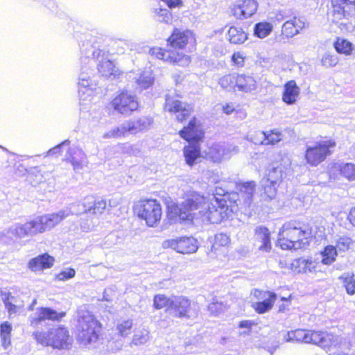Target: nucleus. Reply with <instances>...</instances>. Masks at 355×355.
<instances>
[{"mask_svg":"<svg viewBox=\"0 0 355 355\" xmlns=\"http://www.w3.org/2000/svg\"><path fill=\"white\" fill-rule=\"evenodd\" d=\"M216 193L211 197H205L196 191H188L183 200L174 207L175 214L182 220H201L202 222L218 223L227 216L228 207L223 198L227 191L216 187Z\"/></svg>","mask_w":355,"mask_h":355,"instance_id":"nucleus-1","label":"nucleus"},{"mask_svg":"<svg viewBox=\"0 0 355 355\" xmlns=\"http://www.w3.org/2000/svg\"><path fill=\"white\" fill-rule=\"evenodd\" d=\"M64 312L58 313L53 309L40 307L29 316L31 326L36 330L33 336L37 343L53 349H68L71 344V338L67 328L62 326H54L48 329L47 331H40L43 327L49 324V321L59 320L64 316Z\"/></svg>","mask_w":355,"mask_h":355,"instance_id":"nucleus-2","label":"nucleus"},{"mask_svg":"<svg viewBox=\"0 0 355 355\" xmlns=\"http://www.w3.org/2000/svg\"><path fill=\"white\" fill-rule=\"evenodd\" d=\"M72 213L71 210L66 209L57 213L37 216L24 224L16 223L3 234L1 240L6 243L11 244L15 242V239H21L27 236H34L51 230Z\"/></svg>","mask_w":355,"mask_h":355,"instance_id":"nucleus-3","label":"nucleus"},{"mask_svg":"<svg viewBox=\"0 0 355 355\" xmlns=\"http://www.w3.org/2000/svg\"><path fill=\"white\" fill-rule=\"evenodd\" d=\"M80 53L84 62L88 61L92 67L96 64L102 76L115 78L119 76V69L109 59V52L101 48L95 37H91L89 40L83 42Z\"/></svg>","mask_w":355,"mask_h":355,"instance_id":"nucleus-4","label":"nucleus"},{"mask_svg":"<svg viewBox=\"0 0 355 355\" xmlns=\"http://www.w3.org/2000/svg\"><path fill=\"white\" fill-rule=\"evenodd\" d=\"M311 235L309 225L300 220L285 223L279 232L277 243L283 250H298L309 245Z\"/></svg>","mask_w":355,"mask_h":355,"instance_id":"nucleus-5","label":"nucleus"},{"mask_svg":"<svg viewBox=\"0 0 355 355\" xmlns=\"http://www.w3.org/2000/svg\"><path fill=\"white\" fill-rule=\"evenodd\" d=\"M203 134L195 117L190 120L187 126L180 131L181 137L189 142L184 147L183 154L186 164L190 166L196 164L202 157L198 141L202 138Z\"/></svg>","mask_w":355,"mask_h":355,"instance_id":"nucleus-6","label":"nucleus"},{"mask_svg":"<svg viewBox=\"0 0 355 355\" xmlns=\"http://www.w3.org/2000/svg\"><path fill=\"white\" fill-rule=\"evenodd\" d=\"M332 21L343 33L355 28V0H331Z\"/></svg>","mask_w":355,"mask_h":355,"instance_id":"nucleus-7","label":"nucleus"},{"mask_svg":"<svg viewBox=\"0 0 355 355\" xmlns=\"http://www.w3.org/2000/svg\"><path fill=\"white\" fill-rule=\"evenodd\" d=\"M70 143L71 141L69 139L63 141L62 143L49 149L46 152L45 157H58L61 154L62 148L67 147L68 149L65 154L64 160L69 162L73 171L77 173L87 167L89 162L84 150L79 146H69Z\"/></svg>","mask_w":355,"mask_h":355,"instance_id":"nucleus-8","label":"nucleus"},{"mask_svg":"<svg viewBox=\"0 0 355 355\" xmlns=\"http://www.w3.org/2000/svg\"><path fill=\"white\" fill-rule=\"evenodd\" d=\"M77 328L78 340L81 344L86 346L98 340L101 326L90 313L86 311L80 314Z\"/></svg>","mask_w":355,"mask_h":355,"instance_id":"nucleus-9","label":"nucleus"},{"mask_svg":"<svg viewBox=\"0 0 355 355\" xmlns=\"http://www.w3.org/2000/svg\"><path fill=\"white\" fill-rule=\"evenodd\" d=\"M97 80L89 63L83 62V55L80 58V73L78 78V92L81 101L92 96L97 89Z\"/></svg>","mask_w":355,"mask_h":355,"instance_id":"nucleus-10","label":"nucleus"},{"mask_svg":"<svg viewBox=\"0 0 355 355\" xmlns=\"http://www.w3.org/2000/svg\"><path fill=\"white\" fill-rule=\"evenodd\" d=\"M139 218L146 221L149 227L156 226L162 216L160 203L154 199H144L138 201L134 208Z\"/></svg>","mask_w":355,"mask_h":355,"instance_id":"nucleus-11","label":"nucleus"},{"mask_svg":"<svg viewBox=\"0 0 355 355\" xmlns=\"http://www.w3.org/2000/svg\"><path fill=\"white\" fill-rule=\"evenodd\" d=\"M336 146L333 140H322L306 146L305 159L306 162L313 166H316L322 162L326 157L331 155V148Z\"/></svg>","mask_w":355,"mask_h":355,"instance_id":"nucleus-12","label":"nucleus"},{"mask_svg":"<svg viewBox=\"0 0 355 355\" xmlns=\"http://www.w3.org/2000/svg\"><path fill=\"white\" fill-rule=\"evenodd\" d=\"M168 314L179 318H191L197 315L191 301L184 296H172Z\"/></svg>","mask_w":355,"mask_h":355,"instance_id":"nucleus-13","label":"nucleus"},{"mask_svg":"<svg viewBox=\"0 0 355 355\" xmlns=\"http://www.w3.org/2000/svg\"><path fill=\"white\" fill-rule=\"evenodd\" d=\"M111 106L118 113L128 116L137 110L139 102L135 95L126 91L118 94L112 101Z\"/></svg>","mask_w":355,"mask_h":355,"instance_id":"nucleus-14","label":"nucleus"},{"mask_svg":"<svg viewBox=\"0 0 355 355\" xmlns=\"http://www.w3.org/2000/svg\"><path fill=\"white\" fill-rule=\"evenodd\" d=\"M162 247L171 248L181 254H193L198 249V242L193 237L182 236L164 241Z\"/></svg>","mask_w":355,"mask_h":355,"instance_id":"nucleus-15","label":"nucleus"},{"mask_svg":"<svg viewBox=\"0 0 355 355\" xmlns=\"http://www.w3.org/2000/svg\"><path fill=\"white\" fill-rule=\"evenodd\" d=\"M149 53L155 58L170 63L177 64L182 67L188 66L191 62L190 57L182 53L165 50L159 47H153Z\"/></svg>","mask_w":355,"mask_h":355,"instance_id":"nucleus-16","label":"nucleus"},{"mask_svg":"<svg viewBox=\"0 0 355 355\" xmlns=\"http://www.w3.org/2000/svg\"><path fill=\"white\" fill-rule=\"evenodd\" d=\"M238 150V148L232 144H214L209 148L205 157L214 162L220 163L224 160L229 159Z\"/></svg>","mask_w":355,"mask_h":355,"instance_id":"nucleus-17","label":"nucleus"},{"mask_svg":"<svg viewBox=\"0 0 355 355\" xmlns=\"http://www.w3.org/2000/svg\"><path fill=\"white\" fill-rule=\"evenodd\" d=\"M165 110L175 113L177 119L182 121L190 115L192 112V107L185 102L167 95L166 96Z\"/></svg>","mask_w":355,"mask_h":355,"instance_id":"nucleus-18","label":"nucleus"},{"mask_svg":"<svg viewBox=\"0 0 355 355\" xmlns=\"http://www.w3.org/2000/svg\"><path fill=\"white\" fill-rule=\"evenodd\" d=\"M257 7L254 0H239L233 5L232 13L237 19H247L256 12Z\"/></svg>","mask_w":355,"mask_h":355,"instance_id":"nucleus-19","label":"nucleus"},{"mask_svg":"<svg viewBox=\"0 0 355 355\" xmlns=\"http://www.w3.org/2000/svg\"><path fill=\"white\" fill-rule=\"evenodd\" d=\"M193 39V33L189 30L182 31L175 28L167 42L174 49H183L189 41Z\"/></svg>","mask_w":355,"mask_h":355,"instance_id":"nucleus-20","label":"nucleus"},{"mask_svg":"<svg viewBox=\"0 0 355 355\" xmlns=\"http://www.w3.org/2000/svg\"><path fill=\"white\" fill-rule=\"evenodd\" d=\"M306 20L304 17H294L290 20L286 21L282 27V33L287 38L293 37L300 33L305 27Z\"/></svg>","mask_w":355,"mask_h":355,"instance_id":"nucleus-21","label":"nucleus"},{"mask_svg":"<svg viewBox=\"0 0 355 355\" xmlns=\"http://www.w3.org/2000/svg\"><path fill=\"white\" fill-rule=\"evenodd\" d=\"M309 338L308 343H313L322 348L336 345L335 336L327 332L309 331Z\"/></svg>","mask_w":355,"mask_h":355,"instance_id":"nucleus-22","label":"nucleus"},{"mask_svg":"<svg viewBox=\"0 0 355 355\" xmlns=\"http://www.w3.org/2000/svg\"><path fill=\"white\" fill-rule=\"evenodd\" d=\"M54 259L48 254H43L31 259L28 264V268L33 271H41L53 266Z\"/></svg>","mask_w":355,"mask_h":355,"instance_id":"nucleus-23","label":"nucleus"},{"mask_svg":"<svg viewBox=\"0 0 355 355\" xmlns=\"http://www.w3.org/2000/svg\"><path fill=\"white\" fill-rule=\"evenodd\" d=\"M153 123V119L148 116H142L137 119L125 121L129 134H136L147 130Z\"/></svg>","mask_w":355,"mask_h":355,"instance_id":"nucleus-24","label":"nucleus"},{"mask_svg":"<svg viewBox=\"0 0 355 355\" xmlns=\"http://www.w3.org/2000/svg\"><path fill=\"white\" fill-rule=\"evenodd\" d=\"M236 78V89L238 91L251 93L257 89V81L253 76L237 73Z\"/></svg>","mask_w":355,"mask_h":355,"instance_id":"nucleus-25","label":"nucleus"},{"mask_svg":"<svg viewBox=\"0 0 355 355\" xmlns=\"http://www.w3.org/2000/svg\"><path fill=\"white\" fill-rule=\"evenodd\" d=\"M300 89L297 85L295 80H290L284 85V89L282 95L283 101L288 105L294 104L298 98Z\"/></svg>","mask_w":355,"mask_h":355,"instance_id":"nucleus-26","label":"nucleus"},{"mask_svg":"<svg viewBox=\"0 0 355 355\" xmlns=\"http://www.w3.org/2000/svg\"><path fill=\"white\" fill-rule=\"evenodd\" d=\"M255 239L261 244L259 250L268 252L271 249L270 233L268 228L263 226L257 227L255 230Z\"/></svg>","mask_w":355,"mask_h":355,"instance_id":"nucleus-27","label":"nucleus"},{"mask_svg":"<svg viewBox=\"0 0 355 355\" xmlns=\"http://www.w3.org/2000/svg\"><path fill=\"white\" fill-rule=\"evenodd\" d=\"M255 186L254 182H245L241 185L239 198L245 206L249 207L252 203Z\"/></svg>","mask_w":355,"mask_h":355,"instance_id":"nucleus-28","label":"nucleus"},{"mask_svg":"<svg viewBox=\"0 0 355 355\" xmlns=\"http://www.w3.org/2000/svg\"><path fill=\"white\" fill-rule=\"evenodd\" d=\"M319 254L321 258V263L325 266H330L336 261L338 252L334 245H328L320 251Z\"/></svg>","mask_w":355,"mask_h":355,"instance_id":"nucleus-29","label":"nucleus"},{"mask_svg":"<svg viewBox=\"0 0 355 355\" xmlns=\"http://www.w3.org/2000/svg\"><path fill=\"white\" fill-rule=\"evenodd\" d=\"M1 293L5 306L10 315L16 313L21 308L22 304L21 303H18L10 292L1 291Z\"/></svg>","mask_w":355,"mask_h":355,"instance_id":"nucleus-30","label":"nucleus"},{"mask_svg":"<svg viewBox=\"0 0 355 355\" xmlns=\"http://www.w3.org/2000/svg\"><path fill=\"white\" fill-rule=\"evenodd\" d=\"M49 176V173L40 166L32 167L28 171V179L34 185L44 182Z\"/></svg>","mask_w":355,"mask_h":355,"instance_id":"nucleus-31","label":"nucleus"},{"mask_svg":"<svg viewBox=\"0 0 355 355\" xmlns=\"http://www.w3.org/2000/svg\"><path fill=\"white\" fill-rule=\"evenodd\" d=\"M236 77L237 73H236L226 74L218 79V83L221 88L227 92H235L236 88Z\"/></svg>","mask_w":355,"mask_h":355,"instance_id":"nucleus-32","label":"nucleus"},{"mask_svg":"<svg viewBox=\"0 0 355 355\" xmlns=\"http://www.w3.org/2000/svg\"><path fill=\"white\" fill-rule=\"evenodd\" d=\"M228 40L233 44H242L247 40V34L241 28L232 26L227 33Z\"/></svg>","mask_w":355,"mask_h":355,"instance_id":"nucleus-33","label":"nucleus"},{"mask_svg":"<svg viewBox=\"0 0 355 355\" xmlns=\"http://www.w3.org/2000/svg\"><path fill=\"white\" fill-rule=\"evenodd\" d=\"M132 326V319H121L116 322L115 330L121 337L125 338L130 334Z\"/></svg>","mask_w":355,"mask_h":355,"instance_id":"nucleus-34","label":"nucleus"},{"mask_svg":"<svg viewBox=\"0 0 355 355\" xmlns=\"http://www.w3.org/2000/svg\"><path fill=\"white\" fill-rule=\"evenodd\" d=\"M273 30V26L271 23L267 21H261L257 23L254 26V34L259 38L263 39L268 36Z\"/></svg>","mask_w":355,"mask_h":355,"instance_id":"nucleus-35","label":"nucleus"},{"mask_svg":"<svg viewBox=\"0 0 355 355\" xmlns=\"http://www.w3.org/2000/svg\"><path fill=\"white\" fill-rule=\"evenodd\" d=\"M334 47L339 53L349 55L354 50V44L346 39L338 37L334 42Z\"/></svg>","mask_w":355,"mask_h":355,"instance_id":"nucleus-36","label":"nucleus"},{"mask_svg":"<svg viewBox=\"0 0 355 355\" xmlns=\"http://www.w3.org/2000/svg\"><path fill=\"white\" fill-rule=\"evenodd\" d=\"M129 134L128 128L124 121L120 125L112 128V130L105 132L103 135V139H111V138H121L125 137Z\"/></svg>","mask_w":355,"mask_h":355,"instance_id":"nucleus-37","label":"nucleus"},{"mask_svg":"<svg viewBox=\"0 0 355 355\" xmlns=\"http://www.w3.org/2000/svg\"><path fill=\"white\" fill-rule=\"evenodd\" d=\"M261 184L263 190V193H261L263 200H270L273 199L277 194V188L279 184L266 182L264 178L262 179Z\"/></svg>","mask_w":355,"mask_h":355,"instance_id":"nucleus-38","label":"nucleus"},{"mask_svg":"<svg viewBox=\"0 0 355 355\" xmlns=\"http://www.w3.org/2000/svg\"><path fill=\"white\" fill-rule=\"evenodd\" d=\"M283 169L282 166H272L270 169L268 170V173L265 179V182H270V184H279V182L283 177Z\"/></svg>","mask_w":355,"mask_h":355,"instance_id":"nucleus-39","label":"nucleus"},{"mask_svg":"<svg viewBox=\"0 0 355 355\" xmlns=\"http://www.w3.org/2000/svg\"><path fill=\"white\" fill-rule=\"evenodd\" d=\"M149 340V331L146 329H138L134 331L131 345L139 346L144 345Z\"/></svg>","mask_w":355,"mask_h":355,"instance_id":"nucleus-40","label":"nucleus"},{"mask_svg":"<svg viewBox=\"0 0 355 355\" xmlns=\"http://www.w3.org/2000/svg\"><path fill=\"white\" fill-rule=\"evenodd\" d=\"M12 331V326L8 322H5L0 326V335L2 345L4 349H7L11 343L10 334Z\"/></svg>","mask_w":355,"mask_h":355,"instance_id":"nucleus-41","label":"nucleus"},{"mask_svg":"<svg viewBox=\"0 0 355 355\" xmlns=\"http://www.w3.org/2000/svg\"><path fill=\"white\" fill-rule=\"evenodd\" d=\"M309 330L296 329L288 332L287 334V340H295L308 343V339H309Z\"/></svg>","mask_w":355,"mask_h":355,"instance_id":"nucleus-42","label":"nucleus"},{"mask_svg":"<svg viewBox=\"0 0 355 355\" xmlns=\"http://www.w3.org/2000/svg\"><path fill=\"white\" fill-rule=\"evenodd\" d=\"M341 175L349 180H355V164L342 163L338 166Z\"/></svg>","mask_w":355,"mask_h":355,"instance_id":"nucleus-43","label":"nucleus"},{"mask_svg":"<svg viewBox=\"0 0 355 355\" xmlns=\"http://www.w3.org/2000/svg\"><path fill=\"white\" fill-rule=\"evenodd\" d=\"M275 300L276 299L270 298L263 301H259L253 303L252 307L258 313H264L272 308Z\"/></svg>","mask_w":355,"mask_h":355,"instance_id":"nucleus-44","label":"nucleus"},{"mask_svg":"<svg viewBox=\"0 0 355 355\" xmlns=\"http://www.w3.org/2000/svg\"><path fill=\"white\" fill-rule=\"evenodd\" d=\"M340 279H342L347 293L349 295L355 294V279L354 278V275L350 273H344Z\"/></svg>","mask_w":355,"mask_h":355,"instance_id":"nucleus-45","label":"nucleus"},{"mask_svg":"<svg viewBox=\"0 0 355 355\" xmlns=\"http://www.w3.org/2000/svg\"><path fill=\"white\" fill-rule=\"evenodd\" d=\"M154 78L150 71H143L137 79V85L141 89H147L153 83Z\"/></svg>","mask_w":355,"mask_h":355,"instance_id":"nucleus-46","label":"nucleus"},{"mask_svg":"<svg viewBox=\"0 0 355 355\" xmlns=\"http://www.w3.org/2000/svg\"><path fill=\"white\" fill-rule=\"evenodd\" d=\"M296 264L304 272H315L317 263L309 259L300 258L295 260Z\"/></svg>","mask_w":355,"mask_h":355,"instance_id":"nucleus-47","label":"nucleus"},{"mask_svg":"<svg viewBox=\"0 0 355 355\" xmlns=\"http://www.w3.org/2000/svg\"><path fill=\"white\" fill-rule=\"evenodd\" d=\"M172 301V297H168L164 295H156L154 297L153 304L155 309H161L163 308L166 309V311L168 313V308L171 306Z\"/></svg>","mask_w":355,"mask_h":355,"instance_id":"nucleus-48","label":"nucleus"},{"mask_svg":"<svg viewBox=\"0 0 355 355\" xmlns=\"http://www.w3.org/2000/svg\"><path fill=\"white\" fill-rule=\"evenodd\" d=\"M283 138V134L277 130H271L266 132L265 146L275 145Z\"/></svg>","mask_w":355,"mask_h":355,"instance_id":"nucleus-49","label":"nucleus"},{"mask_svg":"<svg viewBox=\"0 0 355 355\" xmlns=\"http://www.w3.org/2000/svg\"><path fill=\"white\" fill-rule=\"evenodd\" d=\"M155 12V17L159 21L168 24L172 20L171 13L166 8H156Z\"/></svg>","mask_w":355,"mask_h":355,"instance_id":"nucleus-50","label":"nucleus"},{"mask_svg":"<svg viewBox=\"0 0 355 355\" xmlns=\"http://www.w3.org/2000/svg\"><path fill=\"white\" fill-rule=\"evenodd\" d=\"M248 139L257 145H265L266 132L255 131L248 135Z\"/></svg>","mask_w":355,"mask_h":355,"instance_id":"nucleus-51","label":"nucleus"},{"mask_svg":"<svg viewBox=\"0 0 355 355\" xmlns=\"http://www.w3.org/2000/svg\"><path fill=\"white\" fill-rule=\"evenodd\" d=\"M230 243L229 236L223 233H219L215 235L214 243L212 245L213 250H216L218 247H225Z\"/></svg>","mask_w":355,"mask_h":355,"instance_id":"nucleus-52","label":"nucleus"},{"mask_svg":"<svg viewBox=\"0 0 355 355\" xmlns=\"http://www.w3.org/2000/svg\"><path fill=\"white\" fill-rule=\"evenodd\" d=\"M252 295L259 301H263L270 298L277 299V295L275 293L258 289H254L252 292Z\"/></svg>","mask_w":355,"mask_h":355,"instance_id":"nucleus-53","label":"nucleus"},{"mask_svg":"<svg viewBox=\"0 0 355 355\" xmlns=\"http://www.w3.org/2000/svg\"><path fill=\"white\" fill-rule=\"evenodd\" d=\"M107 203L105 200H98L96 201L93 206L89 207L88 209H85V211H92L94 214H101L106 209Z\"/></svg>","mask_w":355,"mask_h":355,"instance_id":"nucleus-54","label":"nucleus"},{"mask_svg":"<svg viewBox=\"0 0 355 355\" xmlns=\"http://www.w3.org/2000/svg\"><path fill=\"white\" fill-rule=\"evenodd\" d=\"M132 146L128 144H118L117 145L110 146L106 148V151L113 153H129L131 152Z\"/></svg>","mask_w":355,"mask_h":355,"instance_id":"nucleus-55","label":"nucleus"},{"mask_svg":"<svg viewBox=\"0 0 355 355\" xmlns=\"http://www.w3.org/2000/svg\"><path fill=\"white\" fill-rule=\"evenodd\" d=\"M322 64L326 67H334L338 62V58L335 55L324 54L321 60Z\"/></svg>","mask_w":355,"mask_h":355,"instance_id":"nucleus-56","label":"nucleus"},{"mask_svg":"<svg viewBox=\"0 0 355 355\" xmlns=\"http://www.w3.org/2000/svg\"><path fill=\"white\" fill-rule=\"evenodd\" d=\"M352 244V240L350 238L347 236L340 237L336 241V250L338 249L340 251H345L349 248V246Z\"/></svg>","mask_w":355,"mask_h":355,"instance_id":"nucleus-57","label":"nucleus"},{"mask_svg":"<svg viewBox=\"0 0 355 355\" xmlns=\"http://www.w3.org/2000/svg\"><path fill=\"white\" fill-rule=\"evenodd\" d=\"M76 275V271L73 268H66L56 275V279L60 281H65L73 278Z\"/></svg>","mask_w":355,"mask_h":355,"instance_id":"nucleus-58","label":"nucleus"},{"mask_svg":"<svg viewBox=\"0 0 355 355\" xmlns=\"http://www.w3.org/2000/svg\"><path fill=\"white\" fill-rule=\"evenodd\" d=\"M232 61L237 67H243L245 62L244 54L241 52H235L232 56Z\"/></svg>","mask_w":355,"mask_h":355,"instance_id":"nucleus-59","label":"nucleus"},{"mask_svg":"<svg viewBox=\"0 0 355 355\" xmlns=\"http://www.w3.org/2000/svg\"><path fill=\"white\" fill-rule=\"evenodd\" d=\"M116 43L118 44H123L130 51H139L140 46L138 44L132 40H119Z\"/></svg>","mask_w":355,"mask_h":355,"instance_id":"nucleus-60","label":"nucleus"},{"mask_svg":"<svg viewBox=\"0 0 355 355\" xmlns=\"http://www.w3.org/2000/svg\"><path fill=\"white\" fill-rule=\"evenodd\" d=\"M223 304L221 302H213L209 304V311L214 315L220 313L223 310Z\"/></svg>","mask_w":355,"mask_h":355,"instance_id":"nucleus-61","label":"nucleus"},{"mask_svg":"<svg viewBox=\"0 0 355 355\" xmlns=\"http://www.w3.org/2000/svg\"><path fill=\"white\" fill-rule=\"evenodd\" d=\"M254 324H255L254 322H253L252 320H245L241 321L239 322V327L240 328H245L248 330H250L251 327Z\"/></svg>","mask_w":355,"mask_h":355,"instance_id":"nucleus-62","label":"nucleus"},{"mask_svg":"<svg viewBox=\"0 0 355 355\" xmlns=\"http://www.w3.org/2000/svg\"><path fill=\"white\" fill-rule=\"evenodd\" d=\"M170 8L178 7L182 4L181 0H162Z\"/></svg>","mask_w":355,"mask_h":355,"instance_id":"nucleus-63","label":"nucleus"},{"mask_svg":"<svg viewBox=\"0 0 355 355\" xmlns=\"http://www.w3.org/2000/svg\"><path fill=\"white\" fill-rule=\"evenodd\" d=\"M348 218L352 225L355 227V207L352 209Z\"/></svg>","mask_w":355,"mask_h":355,"instance_id":"nucleus-64","label":"nucleus"}]
</instances>
